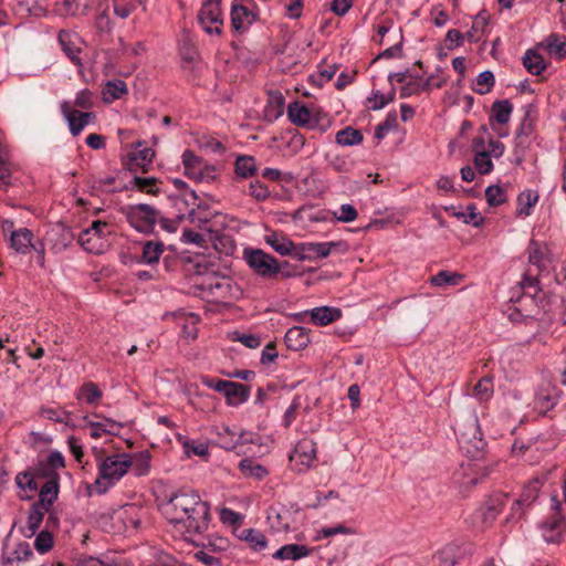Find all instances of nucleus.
Wrapping results in <instances>:
<instances>
[{"instance_id":"f257e3e1","label":"nucleus","mask_w":566,"mask_h":566,"mask_svg":"<svg viewBox=\"0 0 566 566\" xmlns=\"http://www.w3.org/2000/svg\"><path fill=\"white\" fill-rule=\"evenodd\" d=\"M159 511L174 536L195 545V537L209 527L210 505L195 491L171 494L159 504Z\"/></svg>"},{"instance_id":"f03ea898","label":"nucleus","mask_w":566,"mask_h":566,"mask_svg":"<svg viewBox=\"0 0 566 566\" xmlns=\"http://www.w3.org/2000/svg\"><path fill=\"white\" fill-rule=\"evenodd\" d=\"M93 451L96 458L97 476L91 488L97 494H104L119 482L132 468V455L122 452L103 457L98 449L94 448Z\"/></svg>"},{"instance_id":"7ed1b4c3","label":"nucleus","mask_w":566,"mask_h":566,"mask_svg":"<svg viewBox=\"0 0 566 566\" xmlns=\"http://www.w3.org/2000/svg\"><path fill=\"white\" fill-rule=\"evenodd\" d=\"M192 287L198 296L213 303H228L241 294L240 287L230 276L217 272L199 274Z\"/></svg>"},{"instance_id":"20e7f679","label":"nucleus","mask_w":566,"mask_h":566,"mask_svg":"<svg viewBox=\"0 0 566 566\" xmlns=\"http://www.w3.org/2000/svg\"><path fill=\"white\" fill-rule=\"evenodd\" d=\"M287 117L294 125L319 134L327 132L332 125L331 117L325 112L315 106L308 107L302 102L289 104Z\"/></svg>"},{"instance_id":"39448f33","label":"nucleus","mask_w":566,"mask_h":566,"mask_svg":"<svg viewBox=\"0 0 566 566\" xmlns=\"http://www.w3.org/2000/svg\"><path fill=\"white\" fill-rule=\"evenodd\" d=\"M242 259L250 270L262 279L272 280L279 274H282L283 277L292 275L290 272L284 271V268L289 265L287 262L280 263L275 258L261 249L245 248Z\"/></svg>"},{"instance_id":"423d86ee","label":"nucleus","mask_w":566,"mask_h":566,"mask_svg":"<svg viewBox=\"0 0 566 566\" xmlns=\"http://www.w3.org/2000/svg\"><path fill=\"white\" fill-rule=\"evenodd\" d=\"M181 163L184 174L199 184H212L218 180L221 172L219 166L209 164L189 149L182 153Z\"/></svg>"},{"instance_id":"0eeeda50","label":"nucleus","mask_w":566,"mask_h":566,"mask_svg":"<svg viewBox=\"0 0 566 566\" xmlns=\"http://www.w3.org/2000/svg\"><path fill=\"white\" fill-rule=\"evenodd\" d=\"M472 150L474 153V168L481 175H488L493 170V158L503 156L505 147L503 143L489 138L486 142L483 136H478L472 142Z\"/></svg>"},{"instance_id":"6e6552de","label":"nucleus","mask_w":566,"mask_h":566,"mask_svg":"<svg viewBox=\"0 0 566 566\" xmlns=\"http://www.w3.org/2000/svg\"><path fill=\"white\" fill-rule=\"evenodd\" d=\"M123 212L128 223L144 234L151 233L159 220V212L146 203L127 206Z\"/></svg>"},{"instance_id":"1a4fd4ad","label":"nucleus","mask_w":566,"mask_h":566,"mask_svg":"<svg viewBox=\"0 0 566 566\" xmlns=\"http://www.w3.org/2000/svg\"><path fill=\"white\" fill-rule=\"evenodd\" d=\"M198 22L206 33L221 35L223 30L221 0H202Z\"/></svg>"},{"instance_id":"9d476101","label":"nucleus","mask_w":566,"mask_h":566,"mask_svg":"<svg viewBox=\"0 0 566 566\" xmlns=\"http://www.w3.org/2000/svg\"><path fill=\"white\" fill-rule=\"evenodd\" d=\"M347 249L348 245L344 241L303 242L296 247L300 256L307 260L325 259L334 252L344 253Z\"/></svg>"},{"instance_id":"9b49d317","label":"nucleus","mask_w":566,"mask_h":566,"mask_svg":"<svg viewBox=\"0 0 566 566\" xmlns=\"http://www.w3.org/2000/svg\"><path fill=\"white\" fill-rule=\"evenodd\" d=\"M60 109L73 136H78L86 126L94 124L96 119L94 112H81L74 108L70 101L61 102Z\"/></svg>"},{"instance_id":"f8f14e48","label":"nucleus","mask_w":566,"mask_h":566,"mask_svg":"<svg viewBox=\"0 0 566 566\" xmlns=\"http://www.w3.org/2000/svg\"><path fill=\"white\" fill-rule=\"evenodd\" d=\"M315 458L316 444L311 439L300 440L289 457L291 468L297 472L308 470Z\"/></svg>"},{"instance_id":"ddd939ff","label":"nucleus","mask_w":566,"mask_h":566,"mask_svg":"<svg viewBox=\"0 0 566 566\" xmlns=\"http://www.w3.org/2000/svg\"><path fill=\"white\" fill-rule=\"evenodd\" d=\"M230 15L232 29L238 33H244L259 19V10L256 7L231 4Z\"/></svg>"},{"instance_id":"4468645a","label":"nucleus","mask_w":566,"mask_h":566,"mask_svg":"<svg viewBox=\"0 0 566 566\" xmlns=\"http://www.w3.org/2000/svg\"><path fill=\"white\" fill-rule=\"evenodd\" d=\"M558 399V389L547 384L538 389L533 399V412H536L541 417L547 416L548 411L552 410Z\"/></svg>"},{"instance_id":"2eb2a0df","label":"nucleus","mask_w":566,"mask_h":566,"mask_svg":"<svg viewBox=\"0 0 566 566\" xmlns=\"http://www.w3.org/2000/svg\"><path fill=\"white\" fill-rule=\"evenodd\" d=\"M302 517V512L300 509L292 510L287 507H281L280 510L272 512L269 514L268 518L271 522L273 527H276L279 531H291L296 528V524L298 520Z\"/></svg>"},{"instance_id":"dca6fc26","label":"nucleus","mask_w":566,"mask_h":566,"mask_svg":"<svg viewBox=\"0 0 566 566\" xmlns=\"http://www.w3.org/2000/svg\"><path fill=\"white\" fill-rule=\"evenodd\" d=\"M538 528L546 543H559L566 533V521L557 513L538 523Z\"/></svg>"},{"instance_id":"f3484780","label":"nucleus","mask_w":566,"mask_h":566,"mask_svg":"<svg viewBox=\"0 0 566 566\" xmlns=\"http://www.w3.org/2000/svg\"><path fill=\"white\" fill-rule=\"evenodd\" d=\"M59 43L67 57L76 65H82L80 54L83 41L77 33L62 30L57 36Z\"/></svg>"},{"instance_id":"a211bd4d","label":"nucleus","mask_w":566,"mask_h":566,"mask_svg":"<svg viewBox=\"0 0 566 566\" xmlns=\"http://www.w3.org/2000/svg\"><path fill=\"white\" fill-rule=\"evenodd\" d=\"M112 518L123 524V530L126 533L137 531L140 524V510L133 504L125 505L113 513Z\"/></svg>"},{"instance_id":"6ab92c4d","label":"nucleus","mask_w":566,"mask_h":566,"mask_svg":"<svg viewBox=\"0 0 566 566\" xmlns=\"http://www.w3.org/2000/svg\"><path fill=\"white\" fill-rule=\"evenodd\" d=\"M506 501L507 496L503 493L492 494L479 510V515L483 523H492L502 513Z\"/></svg>"},{"instance_id":"aec40b11","label":"nucleus","mask_w":566,"mask_h":566,"mask_svg":"<svg viewBox=\"0 0 566 566\" xmlns=\"http://www.w3.org/2000/svg\"><path fill=\"white\" fill-rule=\"evenodd\" d=\"M77 242L86 252L93 254L104 253L108 248L107 240L99 239L96 232L92 231L90 228L80 233Z\"/></svg>"},{"instance_id":"412c9836","label":"nucleus","mask_w":566,"mask_h":566,"mask_svg":"<svg viewBox=\"0 0 566 566\" xmlns=\"http://www.w3.org/2000/svg\"><path fill=\"white\" fill-rule=\"evenodd\" d=\"M535 242L533 241V264L537 265L538 269V276H533V290H536V292L542 291L541 284L542 280H548L551 281L553 275L551 273V260L539 256V251L537 248H534ZM537 293L533 294V301H536Z\"/></svg>"},{"instance_id":"4be33fe9","label":"nucleus","mask_w":566,"mask_h":566,"mask_svg":"<svg viewBox=\"0 0 566 566\" xmlns=\"http://www.w3.org/2000/svg\"><path fill=\"white\" fill-rule=\"evenodd\" d=\"M34 235L28 228H19L17 232L11 233L10 248L19 254H28L32 251L35 242Z\"/></svg>"},{"instance_id":"5701e85b","label":"nucleus","mask_w":566,"mask_h":566,"mask_svg":"<svg viewBox=\"0 0 566 566\" xmlns=\"http://www.w3.org/2000/svg\"><path fill=\"white\" fill-rule=\"evenodd\" d=\"M48 475L49 480L40 488L39 503L36 504L46 511L59 495V475L56 473Z\"/></svg>"},{"instance_id":"b1692460","label":"nucleus","mask_w":566,"mask_h":566,"mask_svg":"<svg viewBox=\"0 0 566 566\" xmlns=\"http://www.w3.org/2000/svg\"><path fill=\"white\" fill-rule=\"evenodd\" d=\"M284 340L292 350L304 349L311 342L310 331L303 326H293L285 333Z\"/></svg>"},{"instance_id":"393cba45","label":"nucleus","mask_w":566,"mask_h":566,"mask_svg":"<svg viewBox=\"0 0 566 566\" xmlns=\"http://www.w3.org/2000/svg\"><path fill=\"white\" fill-rule=\"evenodd\" d=\"M165 251V244L158 240H146L142 242V256L139 263L157 264Z\"/></svg>"},{"instance_id":"a878e982","label":"nucleus","mask_w":566,"mask_h":566,"mask_svg":"<svg viewBox=\"0 0 566 566\" xmlns=\"http://www.w3.org/2000/svg\"><path fill=\"white\" fill-rule=\"evenodd\" d=\"M312 553V548L302 544H287L280 547L272 556L279 560H298Z\"/></svg>"},{"instance_id":"bb28decb","label":"nucleus","mask_w":566,"mask_h":566,"mask_svg":"<svg viewBox=\"0 0 566 566\" xmlns=\"http://www.w3.org/2000/svg\"><path fill=\"white\" fill-rule=\"evenodd\" d=\"M313 323L318 326H326L340 318L342 312L337 307L319 306L310 311Z\"/></svg>"},{"instance_id":"cd10ccee","label":"nucleus","mask_w":566,"mask_h":566,"mask_svg":"<svg viewBox=\"0 0 566 566\" xmlns=\"http://www.w3.org/2000/svg\"><path fill=\"white\" fill-rule=\"evenodd\" d=\"M239 539L248 543L250 548L255 552H262L268 547L265 535L255 528H243L237 533Z\"/></svg>"},{"instance_id":"c85d7f7f","label":"nucleus","mask_w":566,"mask_h":566,"mask_svg":"<svg viewBox=\"0 0 566 566\" xmlns=\"http://www.w3.org/2000/svg\"><path fill=\"white\" fill-rule=\"evenodd\" d=\"M171 200L178 212L184 216L186 212L192 214L195 208L199 206L198 196L195 190H187L186 192L171 196Z\"/></svg>"},{"instance_id":"c756f323","label":"nucleus","mask_w":566,"mask_h":566,"mask_svg":"<svg viewBox=\"0 0 566 566\" xmlns=\"http://www.w3.org/2000/svg\"><path fill=\"white\" fill-rule=\"evenodd\" d=\"M102 397V390L92 381L83 384L75 392L77 401L90 406L97 405Z\"/></svg>"},{"instance_id":"7c9ffc66","label":"nucleus","mask_w":566,"mask_h":566,"mask_svg":"<svg viewBox=\"0 0 566 566\" xmlns=\"http://www.w3.org/2000/svg\"><path fill=\"white\" fill-rule=\"evenodd\" d=\"M226 397L228 405L239 406L248 401L250 397V389L243 384L232 381Z\"/></svg>"},{"instance_id":"2f4dec72","label":"nucleus","mask_w":566,"mask_h":566,"mask_svg":"<svg viewBox=\"0 0 566 566\" xmlns=\"http://www.w3.org/2000/svg\"><path fill=\"white\" fill-rule=\"evenodd\" d=\"M265 242L279 254L290 255L296 248L294 243L284 235L271 233L265 237Z\"/></svg>"},{"instance_id":"473e14b6","label":"nucleus","mask_w":566,"mask_h":566,"mask_svg":"<svg viewBox=\"0 0 566 566\" xmlns=\"http://www.w3.org/2000/svg\"><path fill=\"white\" fill-rule=\"evenodd\" d=\"M127 94V85L122 80L109 81L102 90V97L105 103H113Z\"/></svg>"},{"instance_id":"72a5a7b5","label":"nucleus","mask_w":566,"mask_h":566,"mask_svg":"<svg viewBox=\"0 0 566 566\" xmlns=\"http://www.w3.org/2000/svg\"><path fill=\"white\" fill-rule=\"evenodd\" d=\"M32 555L29 543H19L12 551H6L2 556L3 565H11L15 562L27 560Z\"/></svg>"},{"instance_id":"f704fd0d","label":"nucleus","mask_w":566,"mask_h":566,"mask_svg":"<svg viewBox=\"0 0 566 566\" xmlns=\"http://www.w3.org/2000/svg\"><path fill=\"white\" fill-rule=\"evenodd\" d=\"M512 109L513 106L510 101H496L492 105L490 120H495L499 124H506L511 118Z\"/></svg>"},{"instance_id":"c9c22d12","label":"nucleus","mask_w":566,"mask_h":566,"mask_svg":"<svg viewBox=\"0 0 566 566\" xmlns=\"http://www.w3.org/2000/svg\"><path fill=\"white\" fill-rule=\"evenodd\" d=\"M239 469L245 478H254L256 480L264 479L269 473L265 467L256 463L252 459H242L239 462Z\"/></svg>"},{"instance_id":"e433bc0d","label":"nucleus","mask_w":566,"mask_h":566,"mask_svg":"<svg viewBox=\"0 0 566 566\" xmlns=\"http://www.w3.org/2000/svg\"><path fill=\"white\" fill-rule=\"evenodd\" d=\"M462 279L463 276L460 273L439 271L436 275L431 276L430 283L437 287L455 286Z\"/></svg>"},{"instance_id":"4c0bfd02","label":"nucleus","mask_w":566,"mask_h":566,"mask_svg":"<svg viewBox=\"0 0 566 566\" xmlns=\"http://www.w3.org/2000/svg\"><path fill=\"white\" fill-rule=\"evenodd\" d=\"M542 43H544V46L541 48V51L547 52L548 55L555 56L559 61L566 57L565 43L560 42L556 34H551Z\"/></svg>"},{"instance_id":"58836bf2","label":"nucleus","mask_w":566,"mask_h":566,"mask_svg":"<svg viewBox=\"0 0 566 566\" xmlns=\"http://www.w3.org/2000/svg\"><path fill=\"white\" fill-rule=\"evenodd\" d=\"M495 84L494 74L491 71L481 72L472 84V90L480 94L485 95L492 91Z\"/></svg>"},{"instance_id":"ea45409f","label":"nucleus","mask_w":566,"mask_h":566,"mask_svg":"<svg viewBox=\"0 0 566 566\" xmlns=\"http://www.w3.org/2000/svg\"><path fill=\"white\" fill-rule=\"evenodd\" d=\"M452 216L461 220L465 224H471L475 228L484 223V218L476 211L474 205H469L467 211H453Z\"/></svg>"},{"instance_id":"a19ab883","label":"nucleus","mask_w":566,"mask_h":566,"mask_svg":"<svg viewBox=\"0 0 566 566\" xmlns=\"http://www.w3.org/2000/svg\"><path fill=\"white\" fill-rule=\"evenodd\" d=\"M234 167L240 178H250L256 172V164L252 156H239Z\"/></svg>"},{"instance_id":"79ce46f5","label":"nucleus","mask_w":566,"mask_h":566,"mask_svg":"<svg viewBox=\"0 0 566 566\" xmlns=\"http://www.w3.org/2000/svg\"><path fill=\"white\" fill-rule=\"evenodd\" d=\"M363 142V134L353 127H346L336 134V143L340 146H354Z\"/></svg>"},{"instance_id":"37998d69","label":"nucleus","mask_w":566,"mask_h":566,"mask_svg":"<svg viewBox=\"0 0 566 566\" xmlns=\"http://www.w3.org/2000/svg\"><path fill=\"white\" fill-rule=\"evenodd\" d=\"M48 512L46 510H43L39 505H33L31 510L29 511L28 517H27V530L25 532L27 536H32L35 534L38 528L40 527L44 513Z\"/></svg>"},{"instance_id":"c03bdc74","label":"nucleus","mask_w":566,"mask_h":566,"mask_svg":"<svg viewBox=\"0 0 566 566\" xmlns=\"http://www.w3.org/2000/svg\"><path fill=\"white\" fill-rule=\"evenodd\" d=\"M469 431L470 432H462L460 434V437H459L460 444L463 446L465 442H469L472 444V448L474 450H476V451L481 450L484 447V442L481 437L476 436L480 432H479V428H478V421L475 419L472 420V422L470 423Z\"/></svg>"},{"instance_id":"a18cd8bd","label":"nucleus","mask_w":566,"mask_h":566,"mask_svg":"<svg viewBox=\"0 0 566 566\" xmlns=\"http://www.w3.org/2000/svg\"><path fill=\"white\" fill-rule=\"evenodd\" d=\"M493 395V382L489 377L481 378L473 388V396L480 401H488Z\"/></svg>"},{"instance_id":"49530a36","label":"nucleus","mask_w":566,"mask_h":566,"mask_svg":"<svg viewBox=\"0 0 566 566\" xmlns=\"http://www.w3.org/2000/svg\"><path fill=\"white\" fill-rule=\"evenodd\" d=\"M525 109V118L521 125V128L516 130L515 142L517 147L526 148L527 147V138L531 132V123H528V116L531 115V106H524Z\"/></svg>"},{"instance_id":"de8ad7c7","label":"nucleus","mask_w":566,"mask_h":566,"mask_svg":"<svg viewBox=\"0 0 566 566\" xmlns=\"http://www.w3.org/2000/svg\"><path fill=\"white\" fill-rule=\"evenodd\" d=\"M133 470L135 475L142 476L148 473L150 467V455L148 452H139L132 455Z\"/></svg>"},{"instance_id":"09e8293b","label":"nucleus","mask_w":566,"mask_h":566,"mask_svg":"<svg viewBox=\"0 0 566 566\" xmlns=\"http://www.w3.org/2000/svg\"><path fill=\"white\" fill-rule=\"evenodd\" d=\"M544 46V43H537L534 48H533V76H541L543 71H545L547 69V66L549 65V60L546 59L542 53H541V48Z\"/></svg>"},{"instance_id":"8fccbe9b","label":"nucleus","mask_w":566,"mask_h":566,"mask_svg":"<svg viewBox=\"0 0 566 566\" xmlns=\"http://www.w3.org/2000/svg\"><path fill=\"white\" fill-rule=\"evenodd\" d=\"M202 548L211 553L227 552L230 548V542L227 537L220 535H210Z\"/></svg>"},{"instance_id":"3c124183","label":"nucleus","mask_w":566,"mask_h":566,"mask_svg":"<svg viewBox=\"0 0 566 566\" xmlns=\"http://www.w3.org/2000/svg\"><path fill=\"white\" fill-rule=\"evenodd\" d=\"M40 415L49 420L60 423H67L71 413L62 408L43 407L40 410Z\"/></svg>"},{"instance_id":"603ef678","label":"nucleus","mask_w":566,"mask_h":566,"mask_svg":"<svg viewBox=\"0 0 566 566\" xmlns=\"http://www.w3.org/2000/svg\"><path fill=\"white\" fill-rule=\"evenodd\" d=\"M485 199L489 206L496 207L505 202L506 193L502 187L491 185L485 189Z\"/></svg>"},{"instance_id":"864d4df0","label":"nucleus","mask_w":566,"mask_h":566,"mask_svg":"<svg viewBox=\"0 0 566 566\" xmlns=\"http://www.w3.org/2000/svg\"><path fill=\"white\" fill-rule=\"evenodd\" d=\"M353 535L355 534V530L352 527L344 526L342 524L335 526H326L316 532L315 539L326 538L334 535Z\"/></svg>"},{"instance_id":"5fc2aeb1","label":"nucleus","mask_w":566,"mask_h":566,"mask_svg":"<svg viewBox=\"0 0 566 566\" xmlns=\"http://www.w3.org/2000/svg\"><path fill=\"white\" fill-rule=\"evenodd\" d=\"M155 156V153L151 148L145 146L143 143H137L136 148L132 155V158L138 164V165H146L151 163L153 158Z\"/></svg>"},{"instance_id":"6e6d98bb","label":"nucleus","mask_w":566,"mask_h":566,"mask_svg":"<svg viewBox=\"0 0 566 566\" xmlns=\"http://www.w3.org/2000/svg\"><path fill=\"white\" fill-rule=\"evenodd\" d=\"M395 98V93L382 94L379 91L374 92L370 97H368L369 108L373 111H379L391 103Z\"/></svg>"},{"instance_id":"4d7b16f0","label":"nucleus","mask_w":566,"mask_h":566,"mask_svg":"<svg viewBox=\"0 0 566 566\" xmlns=\"http://www.w3.org/2000/svg\"><path fill=\"white\" fill-rule=\"evenodd\" d=\"M333 214L337 221L348 223L357 219L358 212L353 205L344 203Z\"/></svg>"},{"instance_id":"13d9d810","label":"nucleus","mask_w":566,"mask_h":566,"mask_svg":"<svg viewBox=\"0 0 566 566\" xmlns=\"http://www.w3.org/2000/svg\"><path fill=\"white\" fill-rule=\"evenodd\" d=\"M17 485L22 491L35 492L39 488L34 475L27 471L19 473L15 478Z\"/></svg>"},{"instance_id":"bf43d9fd","label":"nucleus","mask_w":566,"mask_h":566,"mask_svg":"<svg viewBox=\"0 0 566 566\" xmlns=\"http://www.w3.org/2000/svg\"><path fill=\"white\" fill-rule=\"evenodd\" d=\"M531 214V191L525 190L517 197L516 216L525 219Z\"/></svg>"},{"instance_id":"052dcab7","label":"nucleus","mask_w":566,"mask_h":566,"mask_svg":"<svg viewBox=\"0 0 566 566\" xmlns=\"http://www.w3.org/2000/svg\"><path fill=\"white\" fill-rule=\"evenodd\" d=\"M72 106L75 108V107H78L81 109H84V111H88L91 108L94 107V97H93V93L90 91V90H82L80 91L76 96H75V99H74V103L72 104Z\"/></svg>"},{"instance_id":"680f3d73","label":"nucleus","mask_w":566,"mask_h":566,"mask_svg":"<svg viewBox=\"0 0 566 566\" xmlns=\"http://www.w3.org/2000/svg\"><path fill=\"white\" fill-rule=\"evenodd\" d=\"M185 452L190 455L206 457L208 455V446L205 442H197L195 440H185L182 442Z\"/></svg>"},{"instance_id":"e2e57ef3","label":"nucleus","mask_w":566,"mask_h":566,"mask_svg":"<svg viewBox=\"0 0 566 566\" xmlns=\"http://www.w3.org/2000/svg\"><path fill=\"white\" fill-rule=\"evenodd\" d=\"M52 546H53L52 534L48 531L40 532L34 541L35 549L39 553L44 554V553L49 552L52 548Z\"/></svg>"},{"instance_id":"0e129e2a","label":"nucleus","mask_w":566,"mask_h":566,"mask_svg":"<svg viewBox=\"0 0 566 566\" xmlns=\"http://www.w3.org/2000/svg\"><path fill=\"white\" fill-rule=\"evenodd\" d=\"M219 444L226 450L234 449L238 444L239 437L232 432L229 428H222V432H219Z\"/></svg>"},{"instance_id":"69168bd1","label":"nucleus","mask_w":566,"mask_h":566,"mask_svg":"<svg viewBox=\"0 0 566 566\" xmlns=\"http://www.w3.org/2000/svg\"><path fill=\"white\" fill-rule=\"evenodd\" d=\"M156 182L155 178L149 177H135L132 181L135 188L147 193H156L158 191Z\"/></svg>"},{"instance_id":"338daca9","label":"nucleus","mask_w":566,"mask_h":566,"mask_svg":"<svg viewBox=\"0 0 566 566\" xmlns=\"http://www.w3.org/2000/svg\"><path fill=\"white\" fill-rule=\"evenodd\" d=\"M433 559L439 562V566H453L454 551L452 546H444L433 555Z\"/></svg>"},{"instance_id":"774afa93","label":"nucleus","mask_w":566,"mask_h":566,"mask_svg":"<svg viewBox=\"0 0 566 566\" xmlns=\"http://www.w3.org/2000/svg\"><path fill=\"white\" fill-rule=\"evenodd\" d=\"M249 193L258 201H264L270 197V190L268 186H265L259 180H255L250 184Z\"/></svg>"}]
</instances>
